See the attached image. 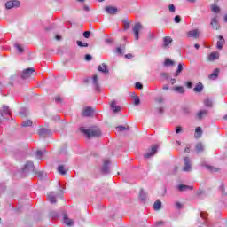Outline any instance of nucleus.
Instances as JSON below:
<instances>
[{
  "mask_svg": "<svg viewBox=\"0 0 227 227\" xmlns=\"http://www.w3.org/2000/svg\"><path fill=\"white\" fill-rule=\"evenodd\" d=\"M212 12H214V13H219V12H221V9L219 8V6L213 4L211 7Z\"/></svg>",
  "mask_w": 227,
  "mask_h": 227,
  "instance_id": "c03bdc74",
  "label": "nucleus"
},
{
  "mask_svg": "<svg viewBox=\"0 0 227 227\" xmlns=\"http://www.w3.org/2000/svg\"><path fill=\"white\" fill-rule=\"evenodd\" d=\"M187 37L188 38H195V39L200 38V30L193 29V30L187 32Z\"/></svg>",
  "mask_w": 227,
  "mask_h": 227,
  "instance_id": "ddd939ff",
  "label": "nucleus"
},
{
  "mask_svg": "<svg viewBox=\"0 0 227 227\" xmlns=\"http://www.w3.org/2000/svg\"><path fill=\"white\" fill-rule=\"evenodd\" d=\"M201 136H203V129H201V127H197L195 129L194 137L196 139H200V137H201Z\"/></svg>",
  "mask_w": 227,
  "mask_h": 227,
  "instance_id": "393cba45",
  "label": "nucleus"
},
{
  "mask_svg": "<svg viewBox=\"0 0 227 227\" xmlns=\"http://www.w3.org/2000/svg\"><path fill=\"white\" fill-rule=\"evenodd\" d=\"M133 101L135 106H139V104H141V99L137 96H135L133 98Z\"/></svg>",
  "mask_w": 227,
  "mask_h": 227,
  "instance_id": "a18cd8bd",
  "label": "nucleus"
},
{
  "mask_svg": "<svg viewBox=\"0 0 227 227\" xmlns=\"http://www.w3.org/2000/svg\"><path fill=\"white\" fill-rule=\"evenodd\" d=\"M200 217L201 220H198L199 224H204V226H208L210 224V220H208V214L207 212L200 211Z\"/></svg>",
  "mask_w": 227,
  "mask_h": 227,
  "instance_id": "20e7f679",
  "label": "nucleus"
},
{
  "mask_svg": "<svg viewBox=\"0 0 227 227\" xmlns=\"http://www.w3.org/2000/svg\"><path fill=\"white\" fill-rule=\"evenodd\" d=\"M184 71V64L179 63L176 71L174 73V77H177Z\"/></svg>",
  "mask_w": 227,
  "mask_h": 227,
  "instance_id": "bb28decb",
  "label": "nucleus"
},
{
  "mask_svg": "<svg viewBox=\"0 0 227 227\" xmlns=\"http://www.w3.org/2000/svg\"><path fill=\"white\" fill-rule=\"evenodd\" d=\"M79 130L82 134H84L88 139H91V137H100V136H102V131L97 127H92L89 129L84 127H80Z\"/></svg>",
  "mask_w": 227,
  "mask_h": 227,
  "instance_id": "f257e3e1",
  "label": "nucleus"
},
{
  "mask_svg": "<svg viewBox=\"0 0 227 227\" xmlns=\"http://www.w3.org/2000/svg\"><path fill=\"white\" fill-rule=\"evenodd\" d=\"M139 198L141 201H146V193L143 190L140 192Z\"/></svg>",
  "mask_w": 227,
  "mask_h": 227,
  "instance_id": "79ce46f5",
  "label": "nucleus"
},
{
  "mask_svg": "<svg viewBox=\"0 0 227 227\" xmlns=\"http://www.w3.org/2000/svg\"><path fill=\"white\" fill-rule=\"evenodd\" d=\"M157 150H159V145H153L151 149H149L147 152L145 153L144 157L145 159H150V157H153V155L157 153Z\"/></svg>",
  "mask_w": 227,
  "mask_h": 227,
  "instance_id": "39448f33",
  "label": "nucleus"
},
{
  "mask_svg": "<svg viewBox=\"0 0 227 227\" xmlns=\"http://www.w3.org/2000/svg\"><path fill=\"white\" fill-rule=\"evenodd\" d=\"M6 10H12V8H20V1L10 0L5 3Z\"/></svg>",
  "mask_w": 227,
  "mask_h": 227,
  "instance_id": "423d86ee",
  "label": "nucleus"
},
{
  "mask_svg": "<svg viewBox=\"0 0 227 227\" xmlns=\"http://www.w3.org/2000/svg\"><path fill=\"white\" fill-rule=\"evenodd\" d=\"M176 207L178 209H180V208H182V204H181L180 202H176Z\"/></svg>",
  "mask_w": 227,
  "mask_h": 227,
  "instance_id": "338daca9",
  "label": "nucleus"
},
{
  "mask_svg": "<svg viewBox=\"0 0 227 227\" xmlns=\"http://www.w3.org/2000/svg\"><path fill=\"white\" fill-rule=\"evenodd\" d=\"M211 26L213 29H215V31H217V29H219V22L217 21V16H215V18H212Z\"/></svg>",
  "mask_w": 227,
  "mask_h": 227,
  "instance_id": "4be33fe9",
  "label": "nucleus"
},
{
  "mask_svg": "<svg viewBox=\"0 0 227 227\" xmlns=\"http://www.w3.org/2000/svg\"><path fill=\"white\" fill-rule=\"evenodd\" d=\"M148 38L149 40H153V34L149 33Z\"/></svg>",
  "mask_w": 227,
  "mask_h": 227,
  "instance_id": "774afa93",
  "label": "nucleus"
},
{
  "mask_svg": "<svg viewBox=\"0 0 227 227\" xmlns=\"http://www.w3.org/2000/svg\"><path fill=\"white\" fill-rule=\"evenodd\" d=\"M76 43H77L78 47H88L89 46L88 43H83L82 41H77Z\"/></svg>",
  "mask_w": 227,
  "mask_h": 227,
  "instance_id": "de8ad7c7",
  "label": "nucleus"
},
{
  "mask_svg": "<svg viewBox=\"0 0 227 227\" xmlns=\"http://www.w3.org/2000/svg\"><path fill=\"white\" fill-rule=\"evenodd\" d=\"M50 217H51V219H57V217H58V212H56V211H51V212H50Z\"/></svg>",
  "mask_w": 227,
  "mask_h": 227,
  "instance_id": "09e8293b",
  "label": "nucleus"
},
{
  "mask_svg": "<svg viewBox=\"0 0 227 227\" xmlns=\"http://www.w3.org/2000/svg\"><path fill=\"white\" fill-rule=\"evenodd\" d=\"M37 159H42V157H43V151L42 150H38L35 153Z\"/></svg>",
  "mask_w": 227,
  "mask_h": 227,
  "instance_id": "603ef678",
  "label": "nucleus"
},
{
  "mask_svg": "<svg viewBox=\"0 0 227 227\" xmlns=\"http://www.w3.org/2000/svg\"><path fill=\"white\" fill-rule=\"evenodd\" d=\"M83 36L84 38H90V36H91V32L90 31L83 32Z\"/></svg>",
  "mask_w": 227,
  "mask_h": 227,
  "instance_id": "4d7b16f0",
  "label": "nucleus"
},
{
  "mask_svg": "<svg viewBox=\"0 0 227 227\" xmlns=\"http://www.w3.org/2000/svg\"><path fill=\"white\" fill-rule=\"evenodd\" d=\"M109 164H111V161H109L108 160H106L104 161V165L101 168V172L103 173V175H107L109 173Z\"/></svg>",
  "mask_w": 227,
  "mask_h": 227,
  "instance_id": "2eb2a0df",
  "label": "nucleus"
},
{
  "mask_svg": "<svg viewBox=\"0 0 227 227\" xmlns=\"http://www.w3.org/2000/svg\"><path fill=\"white\" fill-rule=\"evenodd\" d=\"M195 152L196 153H201L202 152H205V145H203V143L199 142L196 144Z\"/></svg>",
  "mask_w": 227,
  "mask_h": 227,
  "instance_id": "6ab92c4d",
  "label": "nucleus"
},
{
  "mask_svg": "<svg viewBox=\"0 0 227 227\" xmlns=\"http://www.w3.org/2000/svg\"><path fill=\"white\" fill-rule=\"evenodd\" d=\"M162 208V201L160 200H157L153 204L154 210H160Z\"/></svg>",
  "mask_w": 227,
  "mask_h": 227,
  "instance_id": "c85d7f7f",
  "label": "nucleus"
},
{
  "mask_svg": "<svg viewBox=\"0 0 227 227\" xmlns=\"http://www.w3.org/2000/svg\"><path fill=\"white\" fill-rule=\"evenodd\" d=\"M209 61H215V59H219V52H212L208 56Z\"/></svg>",
  "mask_w": 227,
  "mask_h": 227,
  "instance_id": "c756f323",
  "label": "nucleus"
},
{
  "mask_svg": "<svg viewBox=\"0 0 227 227\" xmlns=\"http://www.w3.org/2000/svg\"><path fill=\"white\" fill-rule=\"evenodd\" d=\"M174 22H176V24H180V22H182V18L180 17V15L175 16Z\"/></svg>",
  "mask_w": 227,
  "mask_h": 227,
  "instance_id": "8fccbe9b",
  "label": "nucleus"
},
{
  "mask_svg": "<svg viewBox=\"0 0 227 227\" xmlns=\"http://www.w3.org/2000/svg\"><path fill=\"white\" fill-rule=\"evenodd\" d=\"M0 114L2 118H5L8 120L10 116H12V112H10V107L7 106H3V107L0 109Z\"/></svg>",
  "mask_w": 227,
  "mask_h": 227,
  "instance_id": "0eeeda50",
  "label": "nucleus"
},
{
  "mask_svg": "<svg viewBox=\"0 0 227 227\" xmlns=\"http://www.w3.org/2000/svg\"><path fill=\"white\" fill-rule=\"evenodd\" d=\"M156 102H159V104H162V102H164V98L160 97V98H156Z\"/></svg>",
  "mask_w": 227,
  "mask_h": 227,
  "instance_id": "680f3d73",
  "label": "nucleus"
},
{
  "mask_svg": "<svg viewBox=\"0 0 227 227\" xmlns=\"http://www.w3.org/2000/svg\"><path fill=\"white\" fill-rule=\"evenodd\" d=\"M106 13H109V15H116L118 12V8L113 7V6H107L106 7Z\"/></svg>",
  "mask_w": 227,
  "mask_h": 227,
  "instance_id": "aec40b11",
  "label": "nucleus"
},
{
  "mask_svg": "<svg viewBox=\"0 0 227 227\" xmlns=\"http://www.w3.org/2000/svg\"><path fill=\"white\" fill-rule=\"evenodd\" d=\"M91 59H93V57H91V55L90 54L85 55V61H91Z\"/></svg>",
  "mask_w": 227,
  "mask_h": 227,
  "instance_id": "bf43d9fd",
  "label": "nucleus"
},
{
  "mask_svg": "<svg viewBox=\"0 0 227 227\" xmlns=\"http://www.w3.org/2000/svg\"><path fill=\"white\" fill-rule=\"evenodd\" d=\"M217 77H219V68H215L214 72L209 74L208 79H210L211 81H215Z\"/></svg>",
  "mask_w": 227,
  "mask_h": 227,
  "instance_id": "5701e85b",
  "label": "nucleus"
},
{
  "mask_svg": "<svg viewBox=\"0 0 227 227\" xmlns=\"http://www.w3.org/2000/svg\"><path fill=\"white\" fill-rule=\"evenodd\" d=\"M177 189H178L179 192H185V191H192L194 189V187L189 186L187 184H179L177 186Z\"/></svg>",
  "mask_w": 227,
  "mask_h": 227,
  "instance_id": "dca6fc26",
  "label": "nucleus"
},
{
  "mask_svg": "<svg viewBox=\"0 0 227 227\" xmlns=\"http://www.w3.org/2000/svg\"><path fill=\"white\" fill-rule=\"evenodd\" d=\"M116 130L118 132H125V130H129V126H117Z\"/></svg>",
  "mask_w": 227,
  "mask_h": 227,
  "instance_id": "4c0bfd02",
  "label": "nucleus"
},
{
  "mask_svg": "<svg viewBox=\"0 0 227 227\" xmlns=\"http://www.w3.org/2000/svg\"><path fill=\"white\" fill-rule=\"evenodd\" d=\"M123 51H125V44L121 45V47H117L116 48V53L119 56H123Z\"/></svg>",
  "mask_w": 227,
  "mask_h": 227,
  "instance_id": "72a5a7b5",
  "label": "nucleus"
},
{
  "mask_svg": "<svg viewBox=\"0 0 227 227\" xmlns=\"http://www.w3.org/2000/svg\"><path fill=\"white\" fill-rule=\"evenodd\" d=\"M122 23L124 31H127V29L130 27V22H129L127 20H123Z\"/></svg>",
  "mask_w": 227,
  "mask_h": 227,
  "instance_id": "58836bf2",
  "label": "nucleus"
},
{
  "mask_svg": "<svg viewBox=\"0 0 227 227\" xmlns=\"http://www.w3.org/2000/svg\"><path fill=\"white\" fill-rule=\"evenodd\" d=\"M125 58H127V59H132L134 58V55H132V53H128L125 55Z\"/></svg>",
  "mask_w": 227,
  "mask_h": 227,
  "instance_id": "052dcab7",
  "label": "nucleus"
},
{
  "mask_svg": "<svg viewBox=\"0 0 227 227\" xmlns=\"http://www.w3.org/2000/svg\"><path fill=\"white\" fill-rule=\"evenodd\" d=\"M168 10H169V12L170 13H175V12H176V7H175V5H173V4H169L168 5Z\"/></svg>",
  "mask_w": 227,
  "mask_h": 227,
  "instance_id": "6e6d98bb",
  "label": "nucleus"
},
{
  "mask_svg": "<svg viewBox=\"0 0 227 227\" xmlns=\"http://www.w3.org/2000/svg\"><path fill=\"white\" fill-rule=\"evenodd\" d=\"M203 83L199 82L194 87L193 91H195V93H201V91H203Z\"/></svg>",
  "mask_w": 227,
  "mask_h": 227,
  "instance_id": "cd10ccee",
  "label": "nucleus"
},
{
  "mask_svg": "<svg viewBox=\"0 0 227 227\" xmlns=\"http://www.w3.org/2000/svg\"><path fill=\"white\" fill-rule=\"evenodd\" d=\"M160 77H161L162 81H168V79H169V74H168V73H161L160 74Z\"/></svg>",
  "mask_w": 227,
  "mask_h": 227,
  "instance_id": "49530a36",
  "label": "nucleus"
},
{
  "mask_svg": "<svg viewBox=\"0 0 227 227\" xmlns=\"http://www.w3.org/2000/svg\"><path fill=\"white\" fill-rule=\"evenodd\" d=\"M175 65V61L170 59H166L164 61V67H173Z\"/></svg>",
  "mask_w": 227,
  "mask_h": 227,
  "instance_id": "f704fd0d",
  "label": "nucleus"
},
{
  "mask_svg": "<svg viewBox=\"0 0 227 227\" xmlns=\"http://www.w3.org/2000/svg\"><path fill=\"white\" fill-rule=\"evenodd\" d=\"M141 29H143V25H141V23H136L133 27L135 40H139V31H141Z\"/></svg>",
  "mask_w": 227,
  "mask_h": 227,
  "instance_id": "9d476101",
  "label": "nucleus"
},
{
  "mask_svg": "<svg viewBox=\"0 0 227 227\" xmlns=\"http://www.w3.org/2000/svg\"><path fill=\"white\" fill-rule=\"evenodd\" d=\"M174 91H176V93H180L181 95H184L185 93V89L183 86H176L174 88Z\"/></svg>",
  "mask_w": 227,
  "mask_h": 227,
  "instance_id": "2f4dec72",
  "label": "nucleus"
},
{
  "mask_svg": "<svg viewBox=\"0 0 227 227\" xmlns=\"http://www.w3.org/2000/svg\"><path fill=\"white\" fill-rule=\"evenodd\" d=\"M64 223L67 224V226H74V220L68 218L67 213H64Z\"/></svg>",
  "mask_w": 227,
  "mask_h": 227,
  "instance_id": "a878e982",
  "label": "nucleus"
},
{
  "mask_svg": "<svg viewBox=\"0 0 227 227\" xmlns=\"http://www.w3.org/2000/svg\"><path fill=\"white\" fill-rule=\"evenodd\" d=\"M33 171H35V164L32 161H27L21 170L22 178H24L26 175H28V173H33Z\"/></svg>",
  "mask_w": 227,
  "mask_h": 227,
  "instance_id": "7ed1b4c3",
  "label": "nucleus"
},
{
  "mask_svg": "<svg viewBox=\"0 0 227 227\" xmlns=\"http://www.w3.org/2000/svg\"><path fill=\"white\" fill-rule=\"evenodd\" d=\"M14 47H15V49H17L19 54L24 53V48L20 44L16 43V44H14Z\"/></svg>",
  "mask_w": 227,
  "mask_h": 227,
  "instance_id": "e433bc0d",
  "label": "nucleus"
},
{
  "mask_svg": "<svg viewBox=\"0 0 227 227\" xmlns=\"http://www.w3.org/2000/svg\"><path fill=\"white\" fill-rule=\"evenodd\" d=\"M111 109H113L114 113H120V106H116V101H113L111 103Z\"/></svg>",
  "mask_w": 227,
  "mask_h": 227,
  "instance_id": "7c9ffc66",
  "label": "nucleus"
},
{
  "mask_svg": "<svg viewBox=\"0 0 227 227\" xmlns=\"http://www.w3.org/2000/svg\"><path fill=\"white\" fill-rule=\"evenodd\" d=\"M55 102L56 104H61V102H63V99L59 96H57L55 98Z\"/></svg>",
  "mask_w": 227,
  "mask_h": 227,
  "instance_id": "13d9d810",
  "label": "nucleus"
},
{
  "mask_svg": "<svg viewBox=\"0 0 227 227\" xmlns=\"http://www.w3.org/2000/svg\"><path fill=\"white\" fill-rule=\"evenodd\" d=\"M57 200V194L54 192H51V193L48 194V200L50 203H56Z\"/></svg>",
  "mask_w": 227,
  "mask_h": 227,
  "instance_id": "b1692460",
  "label": "nucleus"
},
{
  "mask_svg": "<svg viewBox=\"0 0 227 227\" xmlns=\"http://www.w3.org/2000/svg\"><path fill=\"white\" fill-rule=\"evenodd\" d=\"M38 134L40 137H43V139H45V137H51V136H52V131L46 128H41L38 131Z\"/></svg>",
  "mask_w": 227,
  "mask_h": 227,
  "instance_id": "6e6552de",
  "label": "nucleus"
},
{
  "mask_svg": "<svg viewBox=\"0 0 227 227\" xmlns=\"http://www.w3.org/2000/svg\"><path fill=\"white\" fill-rule=\"evenodd\" d=\"M218 38L219 41H217L216 43V47L217 49H219V51H221L224 44L226 43V41L224 40V37H223L222 35L218 36Z\"/></svg>",
  "mask_w": 227,
  "mask_h": 227,
  "instance_id": "a211bd4d",
  "label": "nucleus"
},
{
  "mask_svg": "<svg viewBox=\"0 0 227 227\" xmlns=\"http://www.w3.org/2000/svg\"><path fill=\"white\" fill-rule=\"evenodd\" d=\"M92 84L94 86V90L100 91V84L98 83V76L97 74L92 78Z\"/></svg>",
  "mask_w": 227,
  "mask_h": 227,
  "instance_id": "f3484780",
  "label": "nucleus"
},
{
  "mask_svg": "<svg viewBox=\"0 0 227 227\" xmlns=\"http://www.w3.org/2000/svg\"><path fill=\"white\" fill-rule=\"evenodd\" d=\"M35 176L42 178L43 176V172H35Z\"/></svg>",
  "mask_w": 227,
  "mask_h": 227,
  "instance_id": "0e129e2a",
  "label": "nucleus"
},
{
  "mask_svg": "<svg viewBox=\"0 0 227 227\" xmlns=\"http://www.w3.org/2000/svg\"><path fill=\"white\" fill-rule=\"evenodd\" d=\"M180 132H182V127L177 126V127L176 128V134H180Z\"/></svg>",
  "mask_w": 227,
  "mask_h": 227,
  "instance_id": "e2e57ef3",
  "label": "nucleus"
},
{
  "mask_svg": "<svg viewBox=\"0 0 227 227\" xmlns=\"http://www.w3.org/2000/svg\"><path fill=\"white\" fill-rule=\"evenodd\" d=\"M36 70H35L34 67H28L27 69H24L20 74H19L20 79L23 81H26L27 79H29L33 74H35Z\"/></svg>",
  "mask_w": 227,
  "mask_h": 227,
  "instance_id": "f03ea898",
  "label": "nucleus"
},
{
  "mask_svg": "<svg viewBox=\"0 0 227 227\" xmlns=\"http://www.w3.org/2000/svg\"><path fill=\"white\" fill-rule=\"evenodd\" d=\"M93 113H95L93 108H91L90 106H87L82 111V116L90 118V116H93Z\"/></svg>",
  "mask_w": 227,
  "mask_h": 227,
  "instance_id": "9b49d317",
  "label": "nucleus"
},
{
  "mask_svg": "<svg viewBox=\"0 0 227 227\" xmlns=\"http://www.w3.org/2000/svg\"><path fill=\"white\" fill-rule=\"evenodd\" d=\"M206 116H208V110H207V109L200 110L196 114V118L199 120H203V118H206Z\"/></svg>",
  "mask_w": 227,
  "mask_h": 227,
  "instance_id": "f8f14e48",
  "label": "nucleus"
},
{
  "mask_svg": "<svg viewBox=\"0 0 227 227\" xmlns=\"http://www.w3.org/2000/svg\"><path fill=\"white\" fill-rule=\"evenodd\" d=\"M207 169H208L209 171H211V173H217V171H220L219 168H215L214 166H210V165H206Z\"/></svg>",
  "mask_w": 227,
  "mask_h": 227,
  "instance_id": "473e14b6",
  "label": "nucleus"
},
{
  "mask_svg": "<svg viewBox=\"0 0 227 227\" xmlns=\"http://www.w3.org/2000/svg\"><path fill=\"white\" fill-rule=\"evenodd\" d=\"M173 43V39L171 38V36H165L163 38V44H162V48L163 49H169V43Z\"/></svg>",
  "mask_w": 227,
  "mask_h": 227,
  "instance_id": "4468645a",
  "label": "nucleus"
},
{
  "mask_svg": "<svg viewBox=\"0 0 227 227\" xmlns=\"http://www.w3.org/2000/svg\"><path fill=\"white\" fill-rule=\"evenodd\" d=\"M182 111L184 114H191V107L189 106H183Z\"/></svg>",
  "mask_w": 227,
  "mask_h": 227,
  "instance_id": "37998d69",
  "label": "nucleus"
},
{
  "mask_svg": "<svg viewBox=\"0 0 227 227\" xmlns=\"http://www.w3.org/2000/svg\"><path fill=\"white\" fill-rule=\"evenodd\" d=\"M135 88H136V90H143V83L137 82L135 83Z\"/></svg>",
  "mask_w": 227,
  "mask_h": 227,
  "instance_id": "5fc2aeb1",
  "label": "nucleus"
},
{
  "mask_svg": "<svg viewBox=\"0 0 227 227\" xmlns=\"http://www.w3.org/2000/svg\"><path fill=\"white\" fill-rule=\"evenodd\" d=\"M204 105L206 106V107H212V100L210 99H206L204 101Z\"/></svg>",
  "mask_w": 227,
  "mask_h": 227,
  "instance_id": "3c124183",
  "label": "nucleus"
},
{
  "mask_svg": "<svg viewBox=\"0 0 227 227\" xmlns=\"http://www.w3.org/2000/svg\"><path fill=\"white\" fill-rule=\"evenodd\" d=\"M98 72H101L102 74H109V69L107 68V65L106 63H102V65H99Z\"/></svg>",
  "mask_w": 227,
  "mask_h": 227,
  "instance_id": "412c9836",
  "label": "nucleus"
},
{
  "mask_svg": "<svg viewBox=\"0 0 227 227\" xmlns=\"http://www.w3.org/2000/svg\"><path fill=\"white\" fill-rule=\"evenodd\" d=\"M58 172L60 174V175H67V170L65 169V166L64 165H59L58 167Z\"/></svg>",
  "mask_w": 227,
  "mask_h": 227,
  "instance_id": "c9c22d12",
  "label": "nucleus"
},
{
  "mask_svg": "<svg viewBox=\"0 0 227 227\" xmlns=\"http://www.w3.org/2000/svg\"><path fill=\"white\" fill-rule=\"evenodd\" d=\"M184 166L183 168V171H184L185 173H189V171L192 170V165L191 164V158L184 157Z\"/></svg>",
  "mask_w": 227,
  "mask_h": 227,
  "instance_id": "1a4fd4ad",
  "label": "nucleus"
},
{
  "mask_svg": "<svg viewBox=\"0 0 227 227\" xmlns=\"http://www.w3.org/2000/svg\"><path fill=\"white\" fill-rule=\"evenodd\" d=\"M219 190L221 191V192H222V194L223 195V196H227V192H224V184H223L222 183V184L220 185V187H219Z\"/></svg>",
  "mask_w": 227,
  "mask_h": 227,
  "instance_id": "864d4df0",
  "label": "nucleus"
},
{
  "mask_svg": "<svg viewBox=\"0 0 227 227\" xmlns=\"http://www.w3.org/2000/svg\"><path fill=\"white\" fill-rule=\"evenodd\" d=\"M33 121L31 120H27L21 123V127H31Z\"/></svg>",
  "mask_w": 227,
  "mask_h": 227,
  "instance_id": "a19ab883",
  "label": "nucleus"
},
{
  "mask_svg": "<svg viewBox=\"0 0 227 227\" xmlns=\"http://www.w3.org/2000/svg\"><path fill=\"white\" fill-rule=\"evenodd\" d=\"M186 86L187 88H192V82H187Z\"/></svg>",
  "mask_w": 227,
  "mask_h": 227,
  "instance_id": "69168bd1",
  "label": "nucleus"
},
{
  "mask_svg": "<svg viewBox=\"0 0 227 227\" xmlns=\"http://www.w3.org/2000/svg\"><path fill=\"white\" fill-rule=\"evenodd\" d=\"M20 116H24V117L28 116L29 111L26 108H23L20 111Z\"/></svg>",
  "mask_w": 227,
  "mask_h": 227,
  "instance_id": "ea45409f",
  "label": "nucleus"
}]
</instances>
